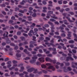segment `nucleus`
<instances>
[{
	"label": "nucleus",
	"mask_w": 77,
	"mask_h": 77,
	"mask_svg": "<svg viewBox=\"0 0 77 77\" xmlns=\"http://www.w3.org/2000/svg\"><path fill=\"white\" fill-rule=\"evenodd\" d=\"M16 66H17V65L15 64V65H14L13 67H12L11 68H10L9 70H12V69H14L15 67H16Z\"/></svg>",
	"instance_id": "obj_15"
},
{
	"label": "nucleus",
	"mask_w": 77,
	"mask_h": 77,
	"mask_svg": "<svg viewBox=\"0 0 77 77\" xmlns=\"http://www.w3.org/2000/svg\"><path fill=\"white\" fill-rule=\"evenodd\" d=\"M73 35H74L75 37V38H76V39H77V35H76V34L75 33H73Z\"/></svg>",
	"instance_id": "obj_40"
},
{
	"label": "nucleus",
	"mask_w": 77,
	"mask_h": 77,
	"mask_svg": "<svg viewBox=\"0 0 77 77\" xmlns=\"http://www.w3.org/2000/svg\"><path fill=\"white\" fill-rule=\"evenodd\" d=\"M64 22L65 24H68V23H67V21L66 20H64Z\"/></svg>",
	"instance_id": "obj_35"
},
{
	"label": "nucleus",
	"mask_w": 77,
	"mask_h": 77,
	"mask_svg": "<svg viewBox=\"0 0 77 77\" xmlns=\"http://www.w3.org/2000/svg\"><path fill=\"white\" fill-rule=\"evenodd\" d=\"M27 69H28L27 70L28 72H32L33 71H34L33 73L34 74H36L38 72V71L37 70H35L34 68H31L30 69V66H28L26 67Z\"/></svg>",
	"instance_id": "obj_2"
},
{
	"label": "nucleus",
	"mask_w": 77,
	"mask_h": 77,
	"mask_svg": "<svg viewBox=\"0 0 77 77\" xmlns=\"http://www.w3.org/2000/svg\"><path fill=\"white\" fill-rule=\"evenodd\" d=\"M37 56H38V57H41V56H42V55L41 54H38L37 55Z\"/></svg>",
	"instance_id": "obj_58"
},
{
	"label": "nucleus",
	"mask_w": 77,
	"mask_h": 77,
	"mask_svg": "<svg viewBox=\"0 0 77 77\" xmlns=\"http://www.w3.org/2000/svg\"><path fill=\"white\" fill-rule=\"evenodd\" d=\"M48 2L49 4L48 5V6H53V5H52L53 3H52L51 1H49Z\"/></svg>",
	"instance_id": "obj_16"
},
{
	"label": "nucleus",
	"mask_w": 77,
	"mask_h": 77,
	"mask_svg": "<svg viewBox=\"0 0 77 77\" xmlns=\"http://www.w3.org/2000/svg\"><path fill=\"white\" fill-rule=\"evenodd\" d=\"M57 65H60L61 66H63V63L60 64L59 62L57 63Z\"/></svg>",
	"instance_id": "obj_30"
},
{
	"label": "nucleus",
	"mask_w": 77,
	"mask_h": 77,
	"mask_svg": "<svg viewBox=\"0 0 77 77\" xmlns=\"http://www.w3.org/2000/svg\"><path fill=\"white\" fill-rule=\"evenodd\" d=\"M73 60V59L71 57H68L66 59V61H68L69 60Z\"/></svg>",
	"instance_id": "obj_11"
},
{
	"label": "nucleus",
	"mask_w": 77,
	"mask_h": 77,
	"mask_svg": "<svg viewBox=\"0 0 77 77\" xmlns=\"http://www.w3.org/2000/svg\"><path fill=\"white\" fill-rule=\"evenodd\" d=\"M38 58V57L36 56H34L33 57H32V60H30V62L31 63H33L34 62H35L36 61V59Z\"/></svg>",
	"instance_id": "obj_4"
},
{
	"label": "nucleus",
	"mask_w": 77,
	"mask_h": 77,
	"mask_svg": "<svg viewBox=\"0 0 77 77\" xmlns=\"http://www.w3.org/2000/svg\"><path fill=\"white\" fill-rule=\"evenodd\" d=\"M50 21H55L56 20L53 19H50Z\"/></svg>",
	"instance_id": "obj_48"
},
{
	"label": "nucleus",
	"mask_w": 77,
	"mask_h": 77,
	"mask_svg": "<svg viewBox=\"0 0 77 77\" xmlns=\"http://www.w3.org/2000/svg\"><path fill=\"white\" fill-rule=\"evenodd\" d=\"M29 59H30V58L29 57H26L25 59V60H28Z\"/></svg>",
	"instance_id": "obj_57"
},
{
	"label": "nucleus",
	"mask_w": 77,
	"mask_h": 77,
	"mask_svg": "<svg viewBox=\"0 0 77 77\" xmlns=\"http://www.w3.org/2000/svg\"><path fill=\"white\" fill-rule=\"evenodd\" d=\"M23 74H26L25 75V77H33V76H34V75L33 74H30L29 76L28 75H27L28 74V73L26 72H23Z\"/></svg>",
	"instance_id": "obj_6"
},
{
	"label": "nucleus",
	"mask_w": 77,
	"mask_h": 77,
	"mask_svg": "<svg viewBox=\"0 0 77 77\" xmlns=\"http://www.w3.org/2000/svg\"><path fill=\"white\" fill-rule=\"evenodd\" d=\"M6 45V43H3L2 44V45L4 46V45Z\"/></svg>",
	"instance_id": "obj_64"
},
{
	"label": "nucleus",
	"mask_w": 77,
	"mask_h": 77,
	"mask_svg": "<svg viewBox=\"0 0 77 77\" xmlns=\"http://www.w3.org/2000/svg\"><path fill=\"white\" fill-rule=\"evenodd\" d=\"M67 69L69 71H71V70H72V69H71V67H69L67 68Z\"/></svg>",
	"instance_id": "obj_41"
},
{
	"label": "nucleus",
	"mask_w": 77,
	"mask_h": 77,
	"mask_svg": "<svg viewBox=\"0 0 77 77\" xmlns=\"http://www.w3.org/2000/svg\"><path fill=\"white\" fill-rule=\"evenodd\" d=\"M72 51L73 53H77V51L74 49L72 50Z\"/></svg>",
	"instance_id": "obj_34"
},
{
	"label": "nucleus",
	"mask_w": 77,
	"mask_h": 77,
	"mask_svg": "<svg viewBox=\"0 0 77 77\" xmlns=\"http://www.w3.org/2000/svg\"><path fill=\"white\" fill-rule=\"evenodd\" d=\"M51 18H54V19H55V20H57V17H56L55 16V15H54V16H51Z\"/></svg>",
	"instance_id": "obj_27"
},
{
	"label": "nucleus",
	"mask_w": 77,
	"mask_h": 77,
	"mask_svg": "<svg viewBox=\"0 0 77 77\" xmlns=\"http://www.w3.org/2000/svg\"><path fill=\"white\" fill-rule=\"evenodd\" d=\"M34 31L35 32L33 33V35H35L37 34V32H38V29H37L35 28L34 29Z\"/></svg>",
	"instance_id": "obj_13"
},
{
	"label": "nucleus",
	"mask_w": 77,
	"mask_h": 77,
	"mask_svg": "<svg viewBox=\"0 0 77 77\" xmlns=\"http://www.w3.org/2000/svg\"><path fill=\"white\" fill-rule=\"evenodd\" d=\"M43 9L44 10L43 11V12H46V11L45 10L47 9V7H45L43 8Z\"/></svg>",
	"instance_id": "obj_22"
},
{
	"label": "nucleus",
	"mask_w": 77,
	"mask_h": 77,
	"mask_svg": "<svg viewBox=\"0 0 77 77\" xmlns=\"http://www.w3.org/2000/svg\"><path fill=\"white\" fill-rule=\"evenodd\" d=\"M72 67L73 68H75V66L73 65H74V64H75V65H76L77 66V63H72Z\"/></svg>",
	"instance_id": "obj_21"
},
{
	"label": "nucleus",
	"mask_w": 77,
	"mask_h": 77,
	"mask_svg": "<svg viewBox=\"0 0 77 77\" xmlns=\"http://www.w3.org/2000/svg\"><path fill=\"white\" fill-rule=\"evenodd\" d=\"M45 44L46 45H48V47H50V45H52L53 47H56V45H59L58 44H57L56 45H54L53 44H50L48 43V42L45 43Z\"/></svg>",
	"instance_id": "obj_5"
},
{
	"label": "nucleus",
	"mask_w": 77,
	"mask_h": 77,
	"mask_svg": "<svg viewBox=\"0 0 77 77\" xmlns=\"http://www.w3.org/2000/svg\"><path fill=\"white\" fill-rule=\"evenodd\" d=\"M8 35V32H5V33H4L3 35L4 36H7V35Z\"/></svg>",
	"instance_id": "obj_26"
},
{
	"label": "nucleus",
	"mask_w": 77,
	"mask_h": 77,
	"mask_svg": "<svg viewBox=\"0 0 77 77\" xmlns=\"http://www.w3.org/2000/svg\"><path fill=\"white\" fill-rule=\"evenodd\" d=\"M33 38V39L32 40L33 41H36V37H35V36H33L32 37Z\"/></svg>",
	"instance_id": "obj_39"
},
{
	"label": "nucleus",
	"mask_w": 77,
	"mask_h": 77,
	"mask_svg": "<svg viewBox=\"0 0 77 77\" xmlns=\"http://www.w3.org/2000/svg\"><path fill=\"white\" fill-rule=\"evenodd\" d=\"M19 11L20 12H21V13H24L25 12H27V10H24V11H23L21 10H19Z\"/></svg>",
	"instance_id": "obj_17"
},
{
	"label": "nucleus",
	"mask_w": 77,
	"mask_h": 77,
	"mask_svg": "<svg viewBox=\"0 0 77 77\" xmlns=\"http://www.w3.org/2000/svg\"><path fill=\"white\" fill-rule=\"evenodd\" d=\"M14 27L15 28V29H18V26L16 25L14 26Z\"/></svg>",
	"instance_id": "obj_60"
},
{
	"label": "nucleus",
	"mask_w": 77,
	"mask_h": 77,
	"mask_svg": "<svg viewBox=\"0 0 77 77\" xmlns=\"http://www.w3.org/2000/svg\"><path fill=\"white\" fill-rule=\"evenodd\" d=\"M54 38H58V39H60L61 37L60 36H56V35L54 36Z\"/></svg>",
	"instance_id": "obj_29"
},
{
	"label": "nucleus",
	"mask_w": 77,
	"mask_h": 77,
	"mask_svg": "<svg viewBox=\"0 0 77 77\" xmlns=\"http://www.w3.org/2000/svg\"><path fill=\"white\" fill-rule=\"evenodd\" d=\"M47 56H48V57H52V54H49L47 55Z\"/></svg>",
	"instance_id": "obj_45"
},
{
	"label": "nucleus",
	"mask_w": 77,
	"mask_h": 77,
	"mask_svg": "<svg viewBox=\"0 0 77 77\" xmlns=\"http://www.w3.org/2000/svg\"><path fill=\"white\" fill-rule=\"evenodd\" d=\"M41 66L42 68H47V66L45 64H42L41 65Z\"/></svg>",
	"instance_id": "obj_19"
},
{
	"label": "nucleus",
	"mask_w": 77,
	"mask_h": 77,
	"mask_svg": "<svg viewBox=\"0 0 77 77\" xmlns=\"http://www.w3.org/2000/svg\"><path fill=\"white\" fill-rule=\"evenodd\" d=\"M42 3L44 5H46L47 4V2L45 1H43Z\"/></svg>",
	"instance_id": "obj_53"
},
{
	"label": "nucleus",
	"mask_w": 77,
	"mask_h": 77,
	"mask_svg": "<svg viewBox=\"0 0 77 77\" xmlns=\"http://www.w3.org/2000/svg\"><path fill=\"white\" fill-rule=\"evenodd\" d=\"M10 11H11V12H9L8 13V15H11L12 14V12L13 11V10H11L10 9Z\"/></svg>",
	"instance_id": "obj_24"
},
{
	"label": "nucleus",
	"mask_w": 77,
	"mask_h": 77,
	"mask_svg": "<svg viewBox=\"0 0 77 77\" xmlns=\"http://www.w3.org/2000/svg\"><path fill=\"white\" fill-rule=\"evenodd\" d=\"M23 52H24V53H26V54H29V52H27V50L26 49L24 50L23 51Z\"/></svg>",
	"instance_id": "obj_23"
},
{
	"label": "nucleus",
	"mask_w": 77,
	"mask_h": 77,
	"mask_svg": "<svg viewBox=\"0 0 77 77\" xmlns=\"http://www.w3.org/2000/svg\"><path fill=\"white\" fill-rule=\"evenodd\" d=\"M16 56H17V57H21V54H16Z\"/></svg>",
	"instance_id": "obj_32"
},
{
	"label": "nucleus",
	"mask_w": 77,
	"mask_h": 77,
	"mask_svg": "<svg viewBox=\"0 0 77 77\" xmlns=\"http://www.w3.org/2000/svg\"><path fill=\"white\" fill-rule=\"evenodd\" d=\"M32 17H36V14L35 13H34L32 15Z\"/></svg>",
	"instance_id": "obj_38"
},
{
	"label": "nucleus",
	"mask_w": 77,
	"mask_h": 77,
	"mask_svg": "<svg viewBox=\"0 0 77 77\" xmlns=\"http://www.w3.org/2000/svg\"><path fill=\"white\" fill-rule=\"evenodd\" d=\"M63 8H68V5H63Z\"/></svg>",
	"instance_id": "obj_50"
},
{
	"label": "nucleus",
	"mask_w": 77,
	"mask_h": 77,
	"mask_svg": "<svg viewBox=\"0 0 77 77\" xmlns=\"http://www.w3.org/2000/svg\"><path fill=\"white\" fill-rule=\"evenodd\" d=\"M65 10L66 11H69V9L68 8H66V9Z\"/></svg>",
	"instance_id": "obj_63"
},
{
	"label": "nucleus",
	"mask_w": 77,
	"mask_h": 77,
	"mask_svg": "<svg viewBox=\"0 0 77 77\" xmlns=\"http://www.w3.org/2000/svg\"><path fill=\"white\" fill-rule=\"evenodd\" d=\"M61 36H63V37H65V36H66V35H65V34H62L61 35Z\"/></svg>",
	"instance_id": "obj_56"
},
{
	"label": "nucleus",
	"mask_w": 77,
	"mask_h": 77,
	"mask_svg": "<svg viewBox=\"0 0 77 77\" xmlns=\"http://www.w3.org/2000/svg\"><path fill=\"white\" fill-rule=\"evenodd\" d=\"M68 37H71V32H68Z\"/></svg>",
	"instance_id": "obj_25"
},
{
	"label": "nucleus",
	"mask_w": 77,
	"mask_h": 77,
	"mask_svg": "<svg viewBox=\"0 0 77 77\" xmlns=\"http://www.w3.org/2000/svg\"><path fill=\"white\" fill-rule=\"evenodd\" d=\"M32 33H33V30H31L29 31V33H28V35L30 36H32V34H31Z\"/></svg>",
	"instance_id": "obj_14"
},
{
	"label": "nucleus",
	"mask_w": 77,
	"mask_h": 77,
	"mask_svg": "<svg viewBox=\"0 0 77 77\" xmlns=\"http://www.w3.org/2000/svg\"><path fill=\"white\" fill-rule=\"evenodd\" d=\"M67 1H64L63 2V4H66L67 3Z\"/></svg>",
	"instance_id": "obj_52"
},
{
	"label": "nucleus",
	"mask_w": 77,
	"mask_h": 77,
	"mask_svg": "<svg viewBox=\"0 0 77 77\" xmlns=\"http://www.w3.org/2000/svg\"><path fill=\"white\" fill-rule=\"evenodd\" d=\"M69 44H72V43H74V41L73 40H71L69 41Z\"/></svg>",
	"instance_id": "obj_31"
},
{
	"label": "nucleus",
	"mask_w": 77,
	"mask_h": 77,
	"mask_svg": "<svg viewBox=\"0 0 77 77\" xmlns=\"http://www.w3.org/2000/svg\"><path fill=\"white\" fill-rule=\"evenodd\" d=\"M66 18L67 19H68V20L69 21V22H72V20H70V19L69 18V17H66Z\"/></svg>",
	"instance_id": "obj_42"
},
{
	"label": "nucleus",
	"mask_w": 77,
	"mask_h": 77,
	"mask_svg": "<svg viewBox=\"0 0 77 77\" xmlns=\"http://www.w3.org/2000/svg\"><path fill=\"white\" fill-rule=\"evenodd\" d=\"M45 60L47 62H53L54 63H56V60H51L50 58L49 57H46L45 58Z\"/></svg>",
	"instance_id": "obj_3"
},
{
	"label": "nucleus",
	"mask_w": 77,
	"mask_h": 77,
	"mask_svg": "<svg viewBox=\"0 0 77 77\" xmlns=\"http://www.w3.org/2000/svg\"><path fill=\"white\" fill-rule=\"evenodd\" d=\"M21 32H17V35H21Z\"/></svg>",
	"instance_id": "obj_44"
},
{
	"label": "nucleus",
	"mask_w": 77,
	"mask_h": 77,
	"mask_svg": "<svg viewBox=\"0 0 77 77\" xmlns=\"http://www.w3.org/2000/svg\"><path fill=\"white\" fill-rule=\"evenodd\" d=\"M2 14H3L4 15H6V12L4 11H2Z\"/></svg>",
	"instance_id": "obj_61"
},
{
	"label": "nucleus",
	"mask_w": 77,
	"mask_h": 77,
	"mask_svg": "<svg viewBox=\"0 0 77 77\" xmlns=\"http://www.w3.org/2000/svg\"><path fill=\"white\" fill-rule=\"evenodd\" d=\"M11 61H8L7 62V64H8V65H9L7 66L8 68H9V67H11Z\"/></svg>",
	"instance_id": "obj_12"
},
{
	"label": "nucleus",
	"mask_w": 77,
	"mask_h": 77,
	"mask_svg": "<svg viewBox=\"0 0 77 77\" xmlns=\"http://www.w3.org/2000/svg\"><path fill=\"white\" fill-rule=\"evenodd\" d=\"M51 65V63H48L46 64V66H49L46 69L47 71H49L50 72H51V71L49 70L50 69H52V71H55V68H54V66H50Z\"/></svg>",
	"instance_id": "obj_1"
},
{
	"label": "nucleus",
	"mask_w": 77,
	"mask_h": 77,
	"mask_svg": "<svg viewBox=\"0 0 77 77\" xmlns=\"http://www.w3.org/2000/svg\"><path fill=\"white\" fill-rule=\"evenodd\" d=\"M29 26H27V28H26V31H24L23 30H22L21 32H24V33H27V31L29 30Z\"/></svg>",
	"instance_id": "obj_9"
},
{
	"label": "nucleus",
	"mask_w": 77,
	"mask_h": 77,
	"mask_svg": "<svg viewBox=\"0 0 77 77\" xmlns=\"http://www.w3.org/2000/svg\"><path fill=\"white\" fill-rule=\"evenodd\" d=\"M24 67L22 66L21 67L20 70H19V71L20 72H22V71H23V70H24Z\"/></svg>",
	"instance_id": "obj_20"
},
{
	"label": "nucleus",
	"mask_w": 77,
	"mask_h": 77,
	"mask_svg": "<svg viewBox=\"0 0 77 77\" xmlns=\"http://www.w3.org/2000/svg\"><path fill=\"white\" fill-rule=\"evenodd\" d=\"M28 20L29 21H32V19H31V17H28Z\"/></svg>",
	"instance_id": "obj_43"
},
{
	"label": "nucleus",
	"mask_w": 77,
	"mask_h": 77,
	"mask_svg": "<svg viewBox=\"0 0 77 77\" xmlns=\"http://www.w3.org/2000/svg\"><path fill=\"white\" fill-rule=\"evenodd\" d=\"M60 29H61L60 32H62L63 33H64V31L63 30H63V27L61 26L60 27Z\"/></svg>",
	"instance_id": "obj_18"
},
{
	"label": "nucleus",
	"mask_w": 77,
	"mask_h": 77,
	"mask_svg": "<svg viewBox=\"0 0 77 77\" xmlns=\"http://www.w3.org/2000/svg\"><path fill=\"white\" fill-rule=\"evenodd\" d=\"M36 24L35 23H32V26H31V27H35V26Z\"/></svg>",
	"instance_id": "obj_36"
},
{
	"label": "nucleus",
	"mask_w": 77,
	"mask_h": 77,
	"mask_svg": "<svg viewBox=\"0 0 77 77\" xmlns=\"http://www.w3.org/2000/svg\"><path fill=\"white\" fill-rule=\"evenodd\" d=\"M58 3L60 5H62V2L61 1H58Z\"/></svg>",
	"instance_id": "obj_37"
},
{
	"label": "nucleus",
	"mask_w": 77,
	"mask_h": 77,
	"mask_svg": "<svg viewBox=\"0 0 77 77\" xmlns=\"http://www.w3.org/2000/svg\"><path fill=\"white\" fill-rule=\"evenodd\" d=\"M32 0H30V1H31L30 2H29V0H26V2H29V3H32Z\"/></svg>",
	"instance_id": "obj_33"
},
{
	"label": "nucleus",
	"mask_w": 77,
	"mask_h": 77,
	"mask_svg": "<svg viewBox=\"0 0 77 77\" xmlns=\"http://www.w3.org/2000/svg\"><path fill=\"white\" fill-rule=\"evenodd\" d=\"M68 50H69V53H72V51H71L70 50V49H68Z\"/></svg>",
	"instance_id": "obj_62"
},
{
	"label": "nucleus",
	"mask_w": 77,
	"mask_h": 77,
	"mask_svg": "<svg viewBox=\"0 0 77 77\" xmlns=\"http://www.w3.org/2000/svg\"><path fill=\"white\" fill-rule=\"evenodd\" d=\"M44 26L46 27H49V25L48 24H45V25Z\"/></svg>",
	"instance_id": "obj_47"
},
{
	"label": "nucleus",
	"mask_w": 77,
	"mask_h": 77,
	"mask_svg": "<svg viewBox=\"0 0 77 77\" xmlns=\"http://www.w3.org/2000/svg\"><path fill=\"white\" fill-rule=\"evenodd\" d=\"M42 47H42V46H39V47H37L36 48V49H39V48H42Z\"/></svg>",
	"instance_id": "obj_49"
},
{
	"label": "nucleus",
	"mask_w": 77,
	"mask_h": 77,
	"mask_svg": "<svg viewBox=\"0 0 77 77\" xmlns=\"http://www.w3.org/2000/svg\"><path fill=\"white\" fill-rule=\"evenodd\" d=\"M38 60L40 62H44L45 60H44V58H40L38 59Z\"/></svg>",
	"instance_id": "obj_10"
},
{
	"label": "nucleus",
	"mask_w": 77,
	"mask_h": 77,
	"mask_svg": "<svg viewBox=\"0 0 77 77\" xmlns=\"http://www.w3.org/2000/svg\"><path fill=\"white\" fill-rule=\"evenodd\" d=\"M54 29V27H51V32H50L49 33V35H51V36H53L54 35V31L53 30V29Z\"/></svg>",
	"instance_id": "obj_7"
},
{
	"label": "nucleus",
	"mask_w": 77,
	"mask_h": 77,
	"mask_svg": "<svg viewBox=\"0 0 77 77\" xmlns=\"http://www.w3.org/2000/svg\"><path fill=\"white\" fill-rule=\"evenodd\" d=\"M13 63H17V61H16L14 60L13 61Z\"/></svg>",
	"instance_id": "obj_55"
},
{
	"label": "nucleus",
	"mask_w": 77,
	"mask_h": 77,
	"mask_svg": "<svg viewBox=\"0 0 77 77\" xmlns=\"http://www.w3.org/2000/svg\"><path fill=\"white\" fill-rule=\"evenodd\" d=\"M53 13V11H49L47 14V16L46 17V18H50V14H52Z\"/></svg>",
	"instance_id": "obj_8"
},
{
	"label": "nucleus",
	"mask_w": 77,
	"mask_h": 77,
	"mask_svg": "<svg viewBox=\"0 0 77 77\" xmlns=\"http://www.w3.org/2000/svg\"><path fill=\"white\" fill-rule=\"evenodd\" d=\"M23 35L24 36H28V35L27 34H25V33H23Z\"/></svg>",
	"instance_id": "obj_51"
},
{
	"label": "nucleus",
	"mask_w": 77,
	"mask_h": 77,
	"mask_svg": "<svg viewBox=\"0 0 77 77\" xmlns=\"http://www.w3.org/2000/svg\"><path fill=\"white\" fill-rule=\"evenodd\" d=\"M45 39L46 40H48V41H50V38L47 37H46Z\"/></svg>",
	"instance_id": "obj_46"
},
{
	"label": "nucleus",
	"mask_w": 77,
	"mask_h": 77,
	"mask_svg": "<svg viewBox=\"0 0 77 77\" xmlns=\"http://www.w3.org/2000/svg\"><path fill=\"white\" fill-rule=\"evenodd\" d=\"M5 10L7 12H8V11H9V9L6 8H5Z\"/></svg>",
	"instance_id": "obj_59"
},
{
	"label": "nucleus",
	"mask_w": 77,
	"mask_h": 77,
	"mask_svg": "<svg viewBox=\"0 0 77 77\" xmlns=\"http://www.w3.org/2000/svg\"><path fill=\"white\" fill-rule=\"evenodd\" d=\"M25 3H26V1L24 0H23L22 2L20 3V5H24Z\"/></svg>",
	"instance_id": "obj_28"
},
{
	"label": "nucleus",
	"mask_w": 77,
	"mask_h": 77,
	"mask_svg": "<svg viewBox=\"0 0 77 77\" xmlns=\"http://www.w3.org/2000/svg\"><path fill=\"white\" fill-rule=\"evenodd\" d=\"M14 22L13 21H12V20H10L9 21V23H13Z\"/></svg>",
	"instance_id": "obj_54"
}]
</instances>
